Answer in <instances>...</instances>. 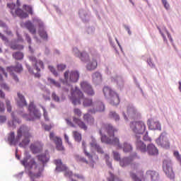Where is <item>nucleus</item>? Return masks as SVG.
Returning a JSON list of instances; mask_svg holds the SVG:
<instances>
[{"label":"nucleus","mask_w":181,"mask_h":181,"mask_svg":"<svg viewBox=\"0 0 181 181\" xmlns=\"http://www.w3.org/2000/svg\"><path fill=\"white\" fill-rule=\"evenodd\" d=\"M100 134L101 135V141L109 145H114L117 149H121L122 146L119 142V138L115 136L118 132V129L114 127L112 124H103L100 128Z\"/></svg>","instance_id":"f257e3e1"},{"label":"nucleus","mask_w":181,"mask_h":181,"mask_svg":"<svg viewBox=\"0 0 181 181\" xmlns=\"http://www.w3.org/2000/svg\"><path fill=\"white\" fill-rule=\"evenodd\" d=\"M23 166L28 171V176L34 180V179H38L42 176V172H43V167H40L36 160L32 158V156L29 153H25V157L21 161Z\"/></svg>","instance_id":"f03ea898"},{"label":"nucleus","mask_w":181,"mask_h":181,"mask_svg":"<svg viewBox=\"0 0 181 181\" xmlns=\"http://www.w3.org/2000/svg\"><path fill=\"white\" fill-rule=\"evenodd\" d=\"M30 129L28 127L23 125L17 132V136L15 139V132H11L8 136V141L10 145H16L18 141H21L23 136V139L19 144V146L21 148H26L30 143V138H32V134L29 132Z\"/></svg>","instance_id":"7ed1b4c3"},{"label":"nucleus","mask_w":181,"mask_h":181,"mask_svg":"<svg viewBox=\"0 0 181 181\" xmlns=\"http://www.w3.org/2000/svg\"><path fill=\"white\" fill-rule=\"evenodd\" d=\"M62 90L64 93H69V90H71L70 100L74 105H80L82 101H83V107H91L93 105V100L84 98V93L78 87L73 88L71 85L66 83Z\"/></svg>","instance_id":"20e7f679"},{"label":"nucleus","mask_w":181,"mask_h":181,"mask_svg":"<svg viewBox=\"0 0 181 181\" xmlns=\"http://www.w3.org/2000/svg\"><path fill=\"white\" fill-rule=\"evenodd\" d=\"M130 129L136 135V138L141 137L146 131V124L143 121H134L130 122Z\"/></svg>","instance_id":"39448f33"},{"label":"nucleus","mask_w":181,"mask_h":181,"mask_svg":"<svg viewBox=\"0 0 181 181\" xmlns=\"http://www.w3.org/2000/svg\"><path fill=\"white\" fill-rule=\"evenodd\" d=\"M103 93L105 97H110V104L112 105H118L119 104V95L115 91L112 90L111 88L105 86L103 88Z\"/></svg>","instance_id":"423d86ee"},{"label":"nucleus","mask_w":181,"mask_h":181,"mask_svg":"<svg viewBox=\"0 0 181 181\" xmlns=\"http://www.w3.org/2000/svg\"><path fill=\"white\" fill-rule=\"evenodd\" d=\"M7 7L11 9V13L13 16H18L21 18H29V14L28 13L24 12L23 10L19 8V6H16V4L10 3L7 4Z\"/></svg>","instance_id":"0eeeda50"},{"label":"nucleus","mask_w":181,"mask_h":181,"mask_svg":"<svg viewBox=\"0 0 181 181\" xmlns=\"http://www.w3.org/2000/svg\"><path fill=\"white\" fill-rule=\"evenodd\" d=\"M54 164L56 165L57 172H64V176L66 177H69V179H73V172L70 171L69 168L66 165L63 164L60 159L54 160Z\"/></svg>","instance_id":"6e6552de"},{"label":"nucleus","mask_w":181,"mask_h":181,"mask_svg":"<svg viewBox=\"0 0 181 181\" xmlns=\"http://www.w3.org/2000/svg\"><path fill=\"white\" fill-rule=\"evenodd\" d=\"M29 60L31 62L33 67L37 71V73L35 74V77L40 78V74L39 72H40L42 69H45V64H43V62L40 59H36V57L34 56L29 57Z\"/></svg>","instance_id":"1a4fd4ad"},{"label":"nucleus","mask_w":181,"mask_h":181,"mask_svg":"<svg viewBox=\"0 0 181 181\" xmlns=\"http://www.w3.org/2000/svg\"><path fill=\"white\" fill-rule=\"evenodd\" d=\"M156 142L158 146H161L164 149H170V142L169 141V139H168V136H166V132L161 133Z\"/></svg>","instance_id":"9d476101"},{"label":"nucleus","mask_w":181,"mask_h":181,"mask_svg":"<svg viewBox=\"0 0 181 181\" xmlns=\"http://www.w3.org/2000/svg\"><path fill=\"white\" fill-rule=\"evenodd\" d=\"M64 78L66 81L71 83H77L80 78V73L78 71H66L64 74Z\"/></svg>","instance_id":"9b49d317"},{"label":"nucleus","mask_w":181,"mask_h":181,"mask_svg":"<svg viewBox=\"0 0 181 181\" xmlns=\"http://www.w3.org/2000/svg\"><path fill=\"white\" fill-rule=\"evenodd\" d=\"M6 70L8 73H10V74L13 77V80H15V81H16V83H18V81H19V78H18V76H16V75H15L14 73L15 72L21 73V71H22V70H23V68L22 67V64L17 63L15 66H8L6 68Z\"/></svg>","instance_id":"f8f14e48"},{"label":"nucleus","mask_w":181,"mask_h":181,"mask_svg":"<svg viewBox=\"0 0 181 181\" xmlns=\"http://www.w3.org/2000/svg\"><path fill=\"white\" fill-rule=\"evenodd\" d=\"M81 88L86 94L87 95H89L90 97H93L95 94V92L94 91V88H93V86L91 84L88 83L86 81H83L81 82L80 83Z\"/></svg>","instance_id":"ddd939ff"},{"label":"nucleus","mask_w":181,"mask_h":181,"mask_svg":"<svg viewBox=\"0 0 181 181\" xmlns=\"http://www.w3.org/2000/svg\"><path fill=\"white\" fill-rule=\"evenodd\" d=\"M163 168L168 177L170 179H175V173H173V169L172 168L170 163L168 162V160H164Z\"/></svg>","instance_id":"4468645a"},{"label":"nucleus","mask_w":181,"mask_h":181,"mask_svg":"<svg viewBox=\"0 0 181 181\" xmlns=\"http://www.w3.org/2000/svg\"><path fill=\"white\" fill-rule=\"evenodd\" d=\"M49 139L53 141L56 144L57 151H64V147L63 146V141L60 137L54 136V133L51 132L49 134Z\"/></svg>","instance_id":"2eb2a0df"},{"label":"nucleus","mask_w":181,"mask_h":181,"mask_svg":"<svg viewBox=\"0 0 181 181\" xmlns=\"http://www.w3.org/2000/svg\"><path fill=\"white\" fill-rule=\"evenodd\" d=\"M147 125H148L149 129H151L152 131H155L156 129L160 131L162 129L160 127V123L153 119H148L147 121Z\"/></svg>","instance_id":"dca6fc26"},{"label":"nucleus","mask_w":181,"mask_h":181,"mask_svg":"<svg viewBox=\"0 0 181 181\" xmlns=\"http://www.w3.org/2000/svg\"><path fill=\"white\" fill-rule=\"evenodd\" d=\"M127 115L132 119H138V118L141 117V114H139V112H138V111H136L134 107H127Z\"/></svg>","instance_id":"f3484780"},{"label":"nucleus","mask_w":181,"mask_h":181,"mask_svg":"<svg viewBox=\"0 0 181 181\" xmlns=\"http://www.w3.org/2000/svg\"><path fill=\"white\" fill-rule=\"evenodd\" d=\"M136 148L137 151H140V152L145 153L148 146H146V144H144V141L141 140V137H136Z\"/></svg>","instance_id":"a211bd4d"},{"label":"nucleus","mask_w":181,"mask_h":181,"mask_svg":"<svg viewBox=\"0 0 181 181\" xmlns=\"http://www.w3.org/2000/svg\"><path fill=\"white\" fill-rule=\"evenodd\" d=\"M74 52L75 53V56L76 57H79L81 59V62H88L90 60V56H88V54L86 52H80V51H78L77 49H74Z\"/></svg>","instance_id":"6ab92c4d"},{"label":"nucleus","mask_w":181,"mask_h":181,"mask_svg":"<svg viewBox=\"0 0 181 181\" xmlns=\"http://www.w3.org/2000/svg\"><path fill=\"white\" fill-rule=\"evenodd\" d=\"M30 149L33 153H40L43 151V144L40 142L35 143L30 145Z\"/></svg>","instance_id":"aec40b11"},{"label":"nucleus","mask_w":181,"mask_h":181,"mask_svg":"<svg viewBox=\"0 0 181 181\" xmlns=\"http://www.w3.org/2000/svg\"><path fill=\"white\" fill-rule=\"evenodd\" d=\"M146 152H148V154L151 156H155L159 153V150H158V148H156L155 145L150 144L147 145Z\"/></svg>","instance_id":"412c9836"},{"label":"nucleus","mask_w":181,"mask_h":181,"mask_svg":"<svg viewBox=\"0 0 181 181\" xmlns=\"http://www.w3.org/2000/svg\"><path fill=\"white\" fill-rule=\"evenodd\" d=\"M104 110H105V106L104 105V103H103L102 102H98L96 103V110H95L94 109L89 110L88 112H90V114H95V112H103Z\"/></svg>","instance_id":"4be33fe9"},{"label":"nucleus","mask_w":181,"mask_h":181,"mask_svg":"<svg viewBox=\"0 0 181 181\" xmlns=\"http://www.w3.org/2000/svg\"><path fill=\"white\" fill-rule=\"evenodd\" d=\"M37 158L38 160L45 165V163H47V162H49L50 156L49 155V152L46 151L45 153L38 155Z\"/></svg>","instance_id":"5701e85b"},{"label":"nucleus","mask_w":181,"mask_h":181,"mask_svg":"<svg viewBox=\"0 0 181 181\" xmlns=\"http://www.w3.org/2000/svg\"><path fill=\"white\" fill-rule=\"evenodd\" d=\"M24 26L28 29V30H29L30 33H32V35H36V28H35V25L32 22L29 21H26L24 23Z\"/></svg>","instance_id":"b1692460"},{"label":"nucleus","mask_w":181,"mask_h":181,"mask_svg":"<svg viewBox=\"0 0 181 181\" xmlns=\"http://www.w3.org/2000/svg\"><path fill=\"white\" fill-rule=\"evenodd\" d=\"M24 26L28 29V30H29L30 33H32V35H36V28H35V25L32 22L29 21H26L24 23Z\"/></svg>","instance_id":"393cba45"},{"label":"nucleus","mask_w":181,"mask_h":181,"mask_svg":"<svg viewBox=\"0 0 181 181\" xmlns=\"http://www.w3.org/2000/svg\"><path fill=\"white\" fill-rule=\"evenodd\" d=\"M134 157L132 156L124 158L120 160V166H122V168L128 166V165H131V163H132Z\"/></svg>","instance_id":"a878e982"},{"label":"nucleus","mask_w":181,"mask_h":181,"mask_svg":"<svg viewBox=\"0 0 181 181\" xmlns=\"http://www.w3.org/2000/svg\"><path fill=\"white\" fill-rule=\"evenodd\" d=\"M28 110L30 111V115H34L35 118H40V117H42V115L40 112H39V110L33 107V105H30Z\"/></svg>","instance_id":"bb28decb"},{"label":"nucleus","mask_w":181,"mask_h":181,"mask_svg":"<svg viewBox=\"0 0 181 181\" xmlns=\"http://www.w3.org/2000/svg\"><path fill=\"white\" fill-rule=\"evenodd\" d=\"M147 176H150L152 181L159 180V174L156 171L148 170L146 172Z\"/></svg>","instance_id":"cd10ccee"},{"label":"nucleus","mask_w":181,"mask_h":181,"mask_svg":"<svg viewBox=\"0 0 181 181\" xmlns=\"http://www.w3.org/2000/svg\"><path fill=\"white\" fill-rule=\"evenodd\" d=\"M73 121L74 122H75V124H78L81 129H83V131H87V125L86 124V123H84V122L81 121V119H78L77 117H74Z\"/></svg>","instance_id":"c85d7f7f"},{"label":"nucleus","mask_w":181,"mask_h":181,"mask_svg":"<svg viewBox=\"0 0 181 181\" xmlns=\"http://www.w3.org/2000/svg\"><path fill=\"white\" fill-rule=\"evenodd\" d=\"M17 95L18 97V100L17 101L18 107H25V105H28L26 100H25V96L21 94V93H18Z\"/></svg>","instance_id":"c756f323"},{"label":"nucleus","mask_w":181,"mask_h":181,"mask_svg":"<svg viewBox=\"0 0 181 181\" xmlns=\"http://www.w3.org/2000/svg\"><path fill=\"white\" fill-rule=\"evenodd\" d=\"M132 168L133 170H135L136 173L140 177H144V170L141 167H139V165L138 164H133L132 165Z\"/></svg>","instance_id":"7c9ffc66"},{"label":"nucleus","mask_w":181,"mask_h":181,"mask_svg":"<svg viewBox=\"0 0 181 181\" xmlns=\"http://www.w3.org/2000/svg\"><path fill=\"white\" fill-rule=\"evenodd\" d=\"M97 66H98V64L97 63V60L93 59L92 62H89L87 64L86 69L89 71H91L93 70H95L97 69Z\"/></svg>","instance_id":"2f4dec72"},{"label":"nucleus","mask_w":181,"mask_h":181,"mask_svg":"<svg viewBox=\"0 0 181 181\" xmlns=\"http://www.w3.org/2000/svg\"><path fill=\"white\" fill-rule=\"evenodd\" d=\"M83 119L84 121H86L89 125H94V117H93L90 114L86 113L83 115Z\"/></svg>","instance_id":"473e14b6"},{"label":"nucleus","mask_w":181,"mask_h":181,"mask_svg":"<svg viewBox=\"0 0 181 181\" xmlns=\"http://www.w3.org/2000/svg\"><path fill=\"white\" fill-rule=\"evenodd\" d=\"M93 83H100L103 80V77L101 76V74L99 72H95L93 76Z\"/></svg>","instance_id":"72a5a7b5"},{"label":"nucleus","mask_w":181,"mask_h":181,"mask_svg":"<svg viewBox=\"0 0 181 181\" xmlns=\"http://www.w3.org/2000/svg\"><path fill=\"white\" fill-rule=\"evenodd\" d=\"M90 146L92 148H94V149H96L97 152H98V153H104V151L103 150V148H101V147L99 146V145L97 144V142L95 141H92L90 143Z\"/></svg>","instance_id":"f704fd0d"},{"label":"nucleus","mask_w":181,"mask_h":181,"mask_svg":"<svg viewBox=\"0 0 181 181\" xmlns=\"http://www.w3.org/2000/svg\"><path fill=\"white\" fill-rule=\"evenodd\" d=\"M23 9L25 11V12H28L29 15H33V8H32V6L24 4L23 6Z\"/></svg>","instance_id":"c9c22d12"},{"label":"nucleus","mask_w":181,"mask_h":181,"mask_svg":"<svg viewBox=\"0 0 181 181\" xmlns=\"http://www.w3.org/2000/svg\"><path fill=\"white\" fill-rule=\"evenodd\" d=\"M0 26H1V28H4V32L8 35V36H12V31H11V30H9V28H8V27L6 26V24H5L4 23H1L0 24Z\"/></svg>","instance_id":"e433bc0d"},{"label":"nucleus","mask_w":181,"mask_h":181,"mask_svg":"<svg viewBox=\"0 0 181 181\" xmlns=\"http://www.w3.org/2000/svg\"><path fill=\"white\" fill-rule=\"evenodd\" d=\"M74 158L76 162L88 164V161L86 158H84V157L80 156L78 155H75Z\"/></svg>","instance_id":"4c0bfd02"},{"label":"nucleus","mask_w":181,"mask_h":181,"mask_svg":"<svg viewBox=\"0 0 181 181\" xmlns=\"http://www.w3.org/2000/svg\"><path fill=\"white\" fill-rule=\"evenodd\" d=\"M73 136H74L75 141H76V142H81V134H80L78 132L74 131L73 132Z\"/></svg>","instance_id":"58836bf2"},{"label":"nucleus","mask_w":181,"mask_h":181,"mask_svg":"<svg viewBox=\"0 0 181 181\" xmlns=\"http://www.w3.org/2000/svg\"><path fill=\"white\" fill-rule=\"evenodd\" d=\"M123 151L125 153L131 152L132 151V146L128 143H124Z\"/></svg>","instance_id":"ea45409f"},{"label":"nucleus","mask_w":181,"mask_h":181,"mask_svg":"<svg viewBox=\"0 0 181 181\" xmlns=\"http://www.w3.org/2000/svg\"><path fill=\"white\" fill-rule=\"evenodd\" d=\"M13 57L16 59V60H22V59H23V53L21 52H14L13 53Z\"/></svg>","instance_id":"a19ab883"},{"label":"nucleus","mask_w":181,"mask_h":181,"mask_svg":"<svg viewBox=\"0 0 181 181\" xmlns=\"http://www.w3.org/2000/svg\"><path fill=\"white\" fill-rule=\"evenodd\" d=\"M48 81H49V83L51 84H53V86H54L57 88H62V85H60V83L56 81L54 79H53L52 78H49Z\"/></svg>","instance_id":"79ce46f5"},{"label":"nucleus","mask_w":181,"mask_h":181,"mask_svg":"<svg viewBox=\"0 0 181 181\" xmlns=\"http://www.w3.org/2000/svg\"><path fill=\"white\" fill-rule=\"evenodd\" d=\"M109 117L115 121H119V115H118V114H117L115 112H110Z\"/></svg>","instance_id":"37998d69"},{"label":"nucleus","mask_w":181,"mask_h":181,"mask_svg":"<svg viewBox=\"0 0 181 181\" xmlns=\"http://www.w3.org/2000/svg\"><path fill=\"white\" fill-rule=\"evenodd\" d=\"M130 177L134 181H142V180H141L135 173L130 172Z\"/></svg>","instance_id":"c03bdc74"},{"label":"nucleus","mask_w":181,"mask_h":181,"mask_svg":"<svg viewBox=\"0 0 181 181\" xmlns=\"http://www.w3.org/2000/svg\"><path fill=\"white\" fill-rule=\"evenodd\" d=\"M52 98L55 101L56 103H60V97L56 94V93L53 92L52 94Z\"/></svg>","instance_id":"a18cd8bd"},{"label":"nucleus","mask_w":181,"mask_h":181,"mask_svg":"<svg viewBox=\"0 0 181 181\" xmlns=\"http://www.w3.org/2000/svg\"><path fill=\"white\" fill-rule=\"evenodd\" d=\"M105 159L106 160V163L109 168H112V164L111 161H110V156L108 154L105 155Z\"/></svg>","instance_id":"49530a36"},{"label":"nucleus","mask_w":181,"mask_h":181,"mask_svg":"<svg viewBox=\"0 0 181 181\" xmlns=\"http://www.w3.org/2000/svg\"><path fill=\"white\" fill-rule=\"evenodd\" d=\"M39 33L40 37H42V39H47V33H46V31H45L44 30H41L39 31Z\"/></svg>","instance_id":"de8ad7c7"},{"label":"nucleus","mask_w":181,"mask_h":181,"mask_svg":"<svg viewBox=\"0 0 181 181\" xmlns=\"http://www.w3.org/2000/svg\"><path fill=\"white\" fill-rule=\"evenodd\" d=\"M48 69L50 70V71L54 74L55 77H57V76H59V74L57 73L54 67H53L52 66H49Z\"/></svg>","instance_id":"09e8293b"},{"label":"nucleus","mask_w":181,"mask_h":181,"mask_svg":"<svg viewBox=\"0 0 181 181\" xmlns=\"http://www.w3.org/2000/svg\"><path fill=\"white\" fill-rule=\"evenodd\" d=\"M113 158L115 160H119V159H121V156H119V153L117 151H113Z\"/></svg>","instance_id":"8fccbe9b"},{"label":"nucleus","mask_w":181,"mask_h":181,"mask_svg":"<svg viewBox=\"0 0 181 181\" xmlns=\"http://www.w3.org/2000/svg\"><path fill=\"white\" fill-rule=\"evenodd\" d=\"M6 105L7 107L8 112H11L12 111V106H11V102L9 100H6Z\"/></svg>","instance_id":"3c124183"},{"label":"nucleus","mask_w":181,"mask_h":181,"mask_svg":"<svg viewBox=\"0 0 181 181\" xmlns=\"http://www.w3.org/2000/svg\"><path fill=\"white\" fill-rule=\"evenodd\" d=\"M82 146L83 147V151H84V153L86 156H88V158L91 157V155L89 154L88 152H87V151H86V141H83L82 142Z\"/></svg>","instance_id":"603ef678"},{"label":"nucleus","mask_w":181,"mask_h":181,"mask_svg":"<svg viewBox=\"0 0 181 181\" xmlns=\"http://www.w3.org/2000/svg\"><path fill=\"white\" fill-rule=\"evenodd\" d=\"M74 112L75 114V115H76L77 117H81V110L78 108H75L74 110Z\"/></svg>","instance_id":"864d4df0"},{"label":"nucleus","mask_w":181,"mask_h":181,"mask_svg":"<svg viewBox=\"0 0 181 181\" xmlns=\"http://www.w3.org/2000/svg\"><path fill=\"white\" fill-rule=\"evenodd\" d=\"M57 69H58L59 71H63V70H65V69H66V64H58V65H57Z\"/></svg>","instance_id":"5fc2aeb1"},{"label":"nucleus","mask_w":181,"mask_h":181,"mask_svg":"<svg viewBox=\"0 0 181 181\" xmlns=\"http://www.w3.org/2000/svg\"><path fill=\"white\" fill-rule=\"evenodd\" d=\"M11 48L13 49V50H18L19 49H23V46H19L17 45H11Z\"/></svg>","instance_id":"6e6d98bb"},{"label":"nucleus","mask_w":181,"mask_h":181,"mask_svg":"<svg viewBox=\"0 0 181 181\" xmlns=\"http://www.w3.org/2000/svg\"><path fill=\"white\" fill-rule=\"evenodd\" d=\"M43 110V115L45 117V121H49V117L47 116V111H46V109L44 107H42Z\"/></svg>","instance_id":"4d7b16f0"},{"label":"nucleus","mask_w":181,"mask_h":181,"mask_svg":"<svg viewBox=\"0 0 181 181\" xmlns=\"http://www.w3.org/2000/svg\"><path fill=\"white\" fill-rule=\"evenodd\" d=\"M163 4L164 5V8H165V9H169L170 6H169V3H168V1L166 0H161Z\"/></svg>","instance_id":"13d9d810"},{"label":"nucleus","mask_w":181,"mask_h":181,"mask_svg":"<svg viewBox=\"0 0 181 181\" xmlns=\"http://www.w3.org/2000/svg\"><path fill=\"white\" fill-rule=\"evenodd\" d=\"M5 112V105L0 101V112Z\"/></svg>","instance_id":"bf43d9fd"},{"label":"nucleus","mask_w":181,"mask_h":181,"mask_svg":"<svg viewBox=\"0 0 181 181\" xmlns=\"http://www.w3.org/2000/svg\"><path fill=\"white\" fill-rule=\"evenodd\" d=\"M144 141H147L148 142H151V141H152V139H151L148 136V132H146V134H145V136H144Z\"/></svg>","instance_id":"052dcab7"},{"label":"nucleus","mask_w":181,"mask_h":181,"mask_svg":"<svg viewBox=\"0 0 181 181\" xmlns=\"http://www.w3.org/2000/svg\"><path fill=\"white\" fill-rule=\"evenodd\" d=\"M25 40H27L28 43H29V45H31L32 39L30 38V36H29L28 34H25Z\"/></svg>","instance_id":"680f3d73"},{"label":"nucleus","mask_w":181,"mask_h":181,"mask_svg":"<svg viewBox=\"0 0 181 181\" xmlns=\"http://www.w3.org/2000/svg\"><path fill=\"white\" fill-rule=\"evenodd\" d=\"M6 122V116L0 115V122L4 123Z\"/></svg>","instance_id":"e2e57ef3"},{"label":"nucleus","mask_w":181,"mask_h":181,"mask_svg":"<svg viewBox=\"0 0 181 181\" xmlns=\"http://www.w3.org/2000/svg\"><path fill=\"white\" fill-rule=\"evenodd\" d=\"M0 73H3L5 77H8V74L5 71V69L0 66Z\"/></svg>","instance_id":"0e129e2a"},{"label":"nucleus","mask_w":181,"mask_h":181,"mask_svg":"<svg viewBox=\"0 0 181 181\" xmlns=\"http://www.w3.org/2000/svg\"><path fill=\"white\" fill-rule=\"evenodd\" d=\"M1 88H4V90H6L7 91H8L9 90V86H8L6 83H1Z\"/></svg>","instance_id":"69168bd1"},{"label":"nucleus","mask_w":181,"mask_h":181,"mask_svg":"<svg viewBox=\"0 0 181 181\" xmlns=\"http://www.w3.org/2000/svg\"><path fill=\"white\" fill-rule=\"evenodd\" d=\"M0 37L1 38V40L5 42V43H8V42H9V40H8V38L1 34V35H0Z\"/></svg>","instance_id":"338daca9"},{"label":"nucleus","mask_w":181,"mask_h":181,"mask_svg":"<svg viewBox=\"0 0 181 181\" xmlns=\"http://www.w3.org/2000/svg\"><path fill=\"white\" fill-rule=\"evenodd\" d=\"M75 177H77V179H84V176L83 175L80 174H74Z\"/></svg>","instance_id":"774afa93"}]
</instances>
